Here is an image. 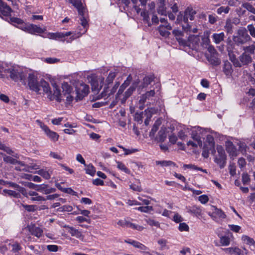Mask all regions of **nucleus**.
Here are the masks:
<instances>
[{
	"label": "nucleus",
	"instance_id": "11",
	"mask_svg": "<svg viewBox=\"0 0 255 255\" xmlns=\"http://www.w3.org/2000/svg\"><path fill=\"white\" fill-rule=\"evenodd\" d=\"M39 126L51 140L53 141L58 140L59 135L56 132L51 130L46 125L40 122Z\"/></svg>",
	"mask_w": 255,
	"mask_h": 255
},
{
	"label": "nucleus",
	"instance_id": "21",
	"mask_svg": "<svg viewBox=\"0 0 255 255\" xmlns=\"http://www.w3.org/2000/svg\"><path fill=\"white\" fill-rule=\"evenodd\" d=\"M36 190L42 192L45 194H48L55 192L56 189L54 188H48V186L46 184H41L37 186Z\"/></svg>",
	"mask_w": 255,
	"mask_h": 255
},
{
	"label": "nucleus",
	"instance_id": "58",
	"mask_svg": "<svg viewBox=\"0 0 255 255\" xmlns=\"http://www.w3.org/2000/svg\"><path fill=\"white\" fill-rule=\"evenodd\" d=\"M230 8L229 6H221L217 9V12L218 14H221L222 13H228L229 12Z\"/></svg>",
	"mask_w": 255,
	"mask_h": 255
},
{
	"label": "nucleus",
	"instance_id": "23",
	"mask_svg": "<svg viewBox=\"0 0 255 255\" xmlns=\"http://www.w3.org/2000/svg\"><path fill=\"white\" fill-rule=\"evenodd\" d=\"M68 1L77 9L79 14H83V11H85V9L81 0H68Z\"/></svg>",
	"mask_w": 255,
	"mask_h": 255
},
{
	"label": "nucleus",
	"instance_id": "44",
	"mask_svg": "<svg viewBox=\"0 0 255 255\" xmlns=\"http://www.w3.org/2000/svg\"><path fill=\"white\" fill-rule=\"evenodd\" d=\"M155 163L156 165H160L163 167L175 166V164L173 162L170 160L156 161Z\"/></svg>",
	"mask_w": 255,
	"mask_h": 255
},
{
	"label": "nucleus",
	"instance_id": "2",
	"mask_svg": "<svg viewBox=\"0 0 255 255\" xmlns=\"http://www.w3.org/2000/svg\"><path fill=\"white\" fill-rule=\"evenodd\" d=\"M217 154L215 155L214 157V161L220 167L223 168L226 163L227 156L223 147L221 145H218L216 147Z\"/></svg>",
	"mask_w": 255,
	"mask_h": 255
},
{
	"label": "nucleus",
	"instance_id": "31",
	"mask_svg": "<svg viewBox=\"0 0 255 255\" xmlns=\"http://www.w3.org/2000/svg\"><path fill=\"white\" fill-rule=\"evenodd\" d=\"M188 40L189 43L191 44V47H196L198 45L200 41L199 36L198 35H191L189 36Z\"/></svg>",
	"mask_w": 255,
	"mask_h": 255
},
{
	"label": "nucleus",
	"instance_id": "15",
	"mask_svg": "<svg viewBox=\"0 0 255 255\" xmlns=\"http://www.w3.org/2000/svg\"><path fill=\"white\" fill-rule=\"evenodd\" d=\"M223 250L227 254L235 255H245L247 254V251L245 248H244V250L246 251L245 254L244 251L242 250L238 247H231L228 248L223 249Z\"/></svg>",
	"mask_w": 255,
	"mask_h": 255
},
{
	"label": "nucleus",
	"instance_id": "57",
	"mask_svg": "<svg viewBox=\"0 0 255 255\" xmlns=\"http://www.w3.org/2000/svg\"><path fill=\"white\" fill-rule=\"evenodd\" d=\"M242 180L244 185L248 184L250 181V175L247 173H243L242 176Z\"/></svg>",
	"mask_w": 255,
	"mask_h": 255
},
{
	"label": "nucleus",
	"instance_id": "35",
	"mask_svg": "<svg viewBox=\"0 0 255 255\" xmlns=\"http://www.w3.org/2000/svg\"><path fill=\"white\" fill-rule=\"evenodd\" d=\"M64 227L69 229L68 232L71 235V236H75L79 238L82 236L81 232L78 230L69 226H65Z\"/></svg>",
	"mask_w": 255,
	"mask_h": 255
},
{
	"label": "nucleus",
	"instance_id": "27",
	"mask_svg": "<svg viewBox=\"0 0 255 255\" xmlns=\"http://www.w3.org/2000/svg\"><path fill=\"white\" fill-rule=\"evenodd\" d=\"M90 80V83L92 86V89L93 90L98 91L101 88L102 85H99L97 77L96 76H92L89 78Z\"/></svg>",
	"mask_w": 255,
	"mask_h": 255
},
{
	"label": "nucleus",
	"instance_id": "34",
	"mask_svg": "<svg viewBox=\"0 0 255 255\" xmlns=\"http://www.w3.org/2000/svg\"><path fill=\"white\" fill-rule=\"evenodd\" d=\"M214 42L216 44H219L221 42L224 40L225 38V34L222 32L220 33H214L212 35Z\"/></svg>",
	"mask_w": 255,
	"mask_h": 255
},
{
	"label": "nucleus",
	"instance_id": "6",
	"mask_svg": "<svg viewBox=\"0 0 255 255\" xmlns=\"http://www.w3.org/2000/svg\"><path fill=\"white\" fill-rule=\"evenodd\" d=\"M19 28L31 34L42 33L46 31V28L33 24H28L21 25Z\"/></svg>",
	"mask_w": 255,
	"mask_h": 255
},
{
	"label": "nucleus",
	"instance_id": "48",
	"mask_svg": "<svg viewBox=\"0 0 255 255\" xmlns=\"http://www.w3.org/2000/svg\"><path fill=\"white\" fill-rule=\"evenodd\" d=\"M36 173L46 179H49L50 178L51 176L49 171L43 169L39 170L36 172Z\"/></svg>",
	"mask_w": 255,
	"mask_h": 255
},
{
	"label": "nucleus",
	"instance_id": "5",
	"mask_svg": "<svg viewBox=\"0 0 255 255\" xmlns=\"http://www.w3.org/2000/svg\"><path fill=\"white\" fill-rule=\"evenodd\" d=\"M153 111V110L152 108H148L144 112H142L140 113H136L134 115L135 121L139 124H141L142 123V116H146V119L144 120V124L147 126L152 117Z\"/></svg>",
	"mask_w": 255,
	"mask_h": 255
},
{
	"label": "nucleus",
	"instance_id": "50",
	"mask_svg": "<svg viewBox=\"0 0 255 255\" xmlns=\"http://www.w3.org/2000/svg\"><path fill=\"white\" fill-rule=\"evenodd\" d=\"M85 170L87 174H88L91 176H94L96 172L95 167L92 164L87 165Z\"/></svg>",
	"mask_w": 255,
	"mask_h": 255
},
{
	"label": "nucleus",
	"instance_id": "47",
	"mask_svg": "<svg viewBox=\"0 0 255 255\" xmlns=\"http://www.w3.org/2000/svg\"><path fill=\"white\" fill-rule=\"evenodd\" d=\"M118 72L116 70L115 71L110 72L107 78L106 82L108 84L112 83L116 77Z\"/></svg>",
	"mask_w": 255,
	"mask_h": 255
},
{
	"label": "nucleus",
	"instance_id": "61",
	"mask_svg": "<svg viewBox=\"0 0 255 255\" xmlns=\"http://www.w3.org/2000/svg\"><path fill=\"white\" fill-rule=\"evenodd\" d=\"M10 20L11 22L14 23V24H19V27L22 25H24V22L23 20L17 17H11L10 18Z\"/></svg>",
	"mask_w": 255,
	"mask_h": 255
},
{
	"label": "nucleus",
	"instance_id": "42",
	"mask_svg": "<svg viewBox=\"0 0 255 255\" xmlns=\"http://www.w3.org/2000/svg\"><path fill=\"white\" fill-rule=\"evenodd\" d=\"M154 77L152 75H148L145 76L143 79V83L140 87H142V88L146 87L148 85H149L151 82L153 80Z\"/></svg>",
	"mask_w": 255,
	"mask_h": 255
},
{
	"label": "nucleus",
	"instance_id": "43",
	"mask_svg": "<svg viewBox=\"0 0 255 255\" xmlns=\"http://www.w3.org/2000/svg\"><path fill=\"white\" fill-rule=\"evenodd\" d=\"M166 137V130L165 128H161L158 133L157 139L159 142H163Z\"/></svg>",
	"mask_w": 255,
	"mask_h": 255
},
{
	"label": "nucleus",
	"instance_id": "22",
	"mask_svg": "<svg viewBox=\"0 0 255 255\" xmlns=\"http://www.w3.org/2000/svg\"><path fill=\"white\" fill-rule=\"evenodd\" d=\"M24 195L31 196L30 200L33 201L42 202L45 201V198L39 195L35 191H29L27 193L26 192Z\"/></svg>",
	"mask_w": 255,
	"mask_h": 255
},
{
	"label": "nucleus",
	"instance_id": "8",
	"mask_svg": "<svg viewBox=\"0 0 255 255\" xmlns=\"http://www.w3.org/2000/svg\"><path fill=\"white\" fill-rule=\"evenodd\" d=\"M28 85L31 90L39 93L40 91L39 83L38 82L37 77L33 73H29L28 76Z\"/></svg>",
	"mask_w": 255,
	"mask_h": 255
},
{
	"label": "nucleus",
	"instance_id": "36",
	"mask_svg": "<svg viewBox=\"0 0 255 255\" xmlns=\"http://www.w3.org/2000/svg\"><path fill=\"white\" fill-rule=\"evenodd\" d=\"M19 165V166H16L15 167V170H16L17 171L23 170V171L29 172V171H30V169H39V167L37 165H32V166H27V165H26L25 164V167L24 166H21L20 165Z\"/></svg>",
	"mask_w": 255,
	"mask_h": 255
},
{
	"label": "nucleus",
	"instance_id": "16",
	"mask_svg": "<svg viewBox=\"0 0 255 255\" xmlns=\"http://www.w3.org/2000/svg\"><path fill=\"white\" fill-rule=\"evenodd\" d=\"M196 11L191 7H188L184 12V15L183 17V21L185 23H188V19L191 20L194 19V15Z\"/></svg>",
	"mask_w": 255,
	"mask_h": 255
},
{
	"label": "nucleus",
	"instance_id": "59",
	"mask_svg": "<svg viewBox=\"0 0 255 255\" xmlns=\"http://www.w3.org/2000/svg\"><path fill=\"white\" fill-rule=\"evenodd\" d=\"M242 239L243 241H244L248 245H255V241L253 240V239L247 236H243Z\"/></svg>",
	"mask_w": 255,
	"mask_h": 255
},
{
	"label": "nucleus",
	"instance_id": "20",
	"mask_svg": "<svg viewBox=\"0 0 255 255\" xmlns=\"http://www.w3.org/2000/svg\"><path fill=\"white\" fill-rule=\"evenodd\" d=\"M157 12L161 15H167V7L165 5V0H158Z\"/></svg>",
	"mask_w": 255,
	"mask_h": 255
},
{
	"label": "nucleus",
	"instance_id": "32",
	"mask_svg": "<svg viewBox=\"0 0 255 255\" xmlns=\"http://www.w3.org/2000/svg\"><path fill=\"white\" fill-rule=\"evenodd\" d=\"M39 86L40 88L42 87L43 89V91L48 94L49 95L51 94V91L50 90V88L49 86V84L48 82H46L44 80H41L39 82Z\"/></svg>",
	"mask_w": 255,
	"mask_h": 255
},
{
	"label": "nucleus",
	"instance_id": "29",
	"mask_svg": "<svg viewBox=\"0 0 255 255\" xmlns=\"http://www.w3.org/2000/svg\"><path fill=\"white\" fill-rule=\"evenodd\" d=\"M140 15L142 17L144 23L147 24L149 27L151 26L152 23L150 21L149 12L146 9H143L141 12Z\"/></svg>",
	"mask_w": 255,
	"mask_h": 255
},
{
	"label": "nucleus",
	"instance_id": "12",
	"mask_svg": "<svg viewBox=\"0 0 255 255\" xmlns=\"http://www.w3.org/2000/svg\"><path fill=\"white\" fill-rule=\"evenodd\" d=\"M73 33L71 31L66 32H56V33H49L48 37L50 39H61L63 41H66L69 38H66L70 35H72Z\"/></svg>",
	"mask_w": 255,
	"mask_h": 255
},
{
	"label": "nucleus",
	"instance_id": "14",
	"mask_svg": "<svg viewBox=\"0 0 255 255\" xmlns=\"http://www.w3.org/2000/svg\"><path fill=\"white\" fill-rule=\"evenodd\" d=\"M172 26L170 24H160L157 28L159 34L163 37H168L170 34Z\"/></svg>",
	"mask_w": 255,
	"mask_h": 255
},
{
	"label": "nucleus",
	"instance_id": "64",
	"mask_svg": "<svg viewBox=\"0 0 255 255\" xmlns=\"http://www.w3.org/2000/svg\"><path fill=\"white\" fill-rule=\"evenodd\" d=\"M248 29L250 34L254 37H255V27L252 24H249L247 26Z\"/></svg>",
	"mask_w": 255,
	"mask_h": 255
},
{
	"label": "nucleus",
	"instance_id": "18",
	"mask_svg": "<svg viewBox=\"0 0 255 255\" xmlns=\"http://www.w3.org/2000/svg\"><path fill=\"white\" fill-rule=\"evenodd\" d=\"M11 12V8L6 3L0 0V16H9Z\"/></svg>",
	"mask_w": 255,
	"mask_h": 255
},
{
	"label": "nucleus",
	"instance_id": "13",
	"mask_svg": "<svg viewBox=\"0 0 255 255\" xmlns=\"http://www.w3.org/2000/svg\"><path fill=\"white\" fill-rule=\"evenodd\" d=\"M26 229L30 232L31 235L34 236L38 238H40L43 233L42 229L35 225H30L26 227Z\"/></svg>",
	"mask_w": 255,
	"mask_h": 255
},
{
	"label": "nucleus",
	"instance_id": "28",
	"mask_svg": "<svg viewBox=\"0 0 255 255\" xmlns=\"http://www.w3.org/2000/svg\"><path fill=\"white\" fill-rule=\"evenodd\" d=\"M125 242L128 244L132 245L134 247L141 250V251H142V252L148 250V248L147 247H146L145 245L138 242L135 241H126Z\"/></svg>",
	"mask_w": 255,
	"mask_h": 255
},
{
	"label": "nucleus",
	"instance_id": "30",
	"mask_svg": "<svg viewBox=\"0 0 255 255\" xmlns=\"http://www.w3.org/2000/svg\"><path fill=\"white\" fill-rule=\"evenodd\" d=\"M188 212L196 216H200L202 214L201 209L197 206H193L187 208Z\"/></svg>",
	"mask_w": 255,
	"mask_h": 255
},
{
	"label": "nucleus",
	"instance_id": "49",
	"mask_svg": "<svg viewBox=\"0 0 255 255\" xmlns=\"http://www.w3.org/2000/svg\"><path fill=\"white\" fill-rule=\"evenodd\" d=\"M62 88L63 94H71L72 91V87L67 83L62 84Z\"/></svg>",
	"mask_w": 255,
	"mask_h": 255
},
{
	"label": "nucleus",
	"instance_id": "51",
	"mask_svg": "<svg viewBox=\"0 0 255 255\" xmlns=\"http://www.w3.org/2000/svg\"><path fill=\"white\" fill-rule=\"evenodd\" d=\"M220 242L222 246H227L230 245V239L227 236H222L220 238Z\"/></svg>",
	"mask_w": 255,
	"mask_h": 255
},
{
	"label": "nucleus",
	"instance_id": "39",
	"mask_svg": "<svg viewBox=\"0 0 255 255\" xmlns=\"http://www.w3.org/2000/svg\"><path fill=\"white\" fill-rule=\"evenodd\" d=\"M7 184L9 187H12L16 191L20 192V193H22L23 195H25V193H26V190L23 187H21L18 184L11 182H9L7 183Z\"/></svg>",
	"mask_w": 255,
	"mask_h": 255
},
{
	"label": "nucleus",
	"instance_id": "45",
	"mask_svg": "<svg viewBox=\"0 0 255 255\" xmlns=\"http://www.w3.org/2000/svg\"><path fill=\"white\" fill-rule=\"evenodd\" d=\"M117 164V167L119 169L124 171L127 174H129L130 173V171L128 169L125 165L120 161H116Z\"/></svg>",
	"mask_w": 255,
	"mask_h": 255
},
{
	"label": "nucleus",
	"instance_id": "41",
	"mask_svg": "<svg viewBox=\"0 0 255 255\" xmlns=\"http://www.w3.org/2000/svg\"><path fill=\"white\" fill-rule=\"evenodd\" d=\"M190 132V128H183L182 129L179 131L178 136L182 140H184L187 137V133Z\"/></svg>",
	"mask_w": 255,
	"mask_h": 255
},
{
	"label": "nucleus",
	"instance_id": "1",
	"mask_svg": "<svg viewBox=\"0 0 255 255\" xmlns=\"http://www.w3.org/2000/svg\"><path fill=\"white\" fill-rule=\"evenodd\" d=\"M9 74L11 79L15 82L20 81L26 84V75L22 69L17 65L9 64L6 74Z\"/></svg>",
	"mask_w": 255,
	"mask_h": 255
},
{
	"label": "nucleus",
	"instance_id": "9",
	"mask_svg": "<svg viewBox=\"0 0 255 255\" xmlns=\"http://www.w3.org/2000/svg\"><path fill=\"white\" fill-rule=\"evenodd\" d=\"M207 139L208 141V146H207L206 144L204 146L202 153L203 156L205 158L208 157L210 151H215V142L213 137L209 135L207 136Z\"/></svg>",
	"mask_w": 255,
	"mask_h": 255
},
{
	"label": "nucleus",
	"instance_id": "63",
	"mask_svg": "<svg viewBox=\"0 0 255 255\" xmlns=\"http://www.w3.org/2000/svg\"><path fill=\"white\" fill-rule=\"evenodd\" d=\"M128 86V85L127 84H126L125 83H124L120 87V89L117 94V96H116V100H117V99L118 98V97L120 96V95H121L124 90L125 89V88Z\"/></svg>",
	"mask_w": 255,
	"mask_h": 255
},
{
	"label": "nucleus",
	"instance_id": "55",
	"mask_svg": "<svg viewBox=\"0 0 255 255\" xmlns=\"http://www.w3.org/2000/svg\"><path fill=\"white\" fill-rule=\"evenodd\" d=\"M145 221L150 226H155L157 228L160 227V224L158 222L156 221L153 219H147Z\"/></svg>",
	"mask_w": 255,
	"mask_h": 255
},
{
	"label": "nucleus",
	"instance_id": "37",
	"mask_svg": "<svg viewBox=\"0 0 255 255\" xmlns=\"http://www.w3.org/2000/svg\"><path fill=\"white\" fill-rule=\"evenodd\" d=\"M240 60L242 66L250 63L252 61V58L250 55L243 53L240 56Z\"/></svg>",
	"mask_w": 255,
	"mask_h": 255
},
{
	"label": "nucleus",
	"instance_id": "38",
	"mask_svg": "<svg viewBox=\"0 0 255 255\" xmlns=\"http://www.w3.org/2000/svg\"><path fill=\"white\" fill-rule=\"evenodd\" d=\"M161 124V120L159 119L157 120L155 122V123L152 127V128L149 132V136L150 137H153L154 136L156 132L158 129L159 127L160 126Z\"/></svg>",
	"mask_w": 255,
	"mask_h": 255
},
{
	"label": "nucleus",
	"instance_id": "56",
	"mask_svg": "<svg viewBox=\"0 0 255 255\" xmlns=\"http://www.w3.org/2000/svg\"><path fill=\"white\" fill-rule=\"evenodd\" d=\"M135 209L141 212L147 213L149 211H152L153 208L152 206H146L144 207H139L138 208H136Z\"/></svg>",
	"mask_w": 255,
	"mask_h": 255
},
{
	"label": "nucleus",
	"instance_id": "33",
	"mask_svg": "<svg viewBox=\"0 0 255 255\" xmlns=\"http://www.w3.org/2000/svg\"><path fill=\"white\" fill-rule=\"evenodd\" d=\"M61 95L60 94V90L59 88H58L57 87H55L54 88V93L53 95L49 94V95H48V97L51 100H53L54 98L56 99V100L58 102H60L61 100L60 98V96Z\"/></svg>",
	"mask_w": 255,
	"mask_h": 255
},
{
	"label": "nucleus",
	"instance_id": "4",
	"mask_svg": "<svg viewBox=\"0 0 255 255\" xmlns=\"http://www.w3.org/2000/svg\"><path fill=\"white\" fill-rule=\"evenodd\" d=\"M237 34V36H234L233 40L238 45L244 44L251 40V37L245 28L239 29Z\"/></svg>",
	"mask_w": 255,
	"mask_h": 255
},
{
	"label": "nucleus",
	"instance_id": "10",
	"mask_svg": "<svg viewBox=\"0 0 255 255\" xmlns=\"http://www.w3.org/2000/svg\"><path fill=\"white\" fill-rule=\"evenodd\" d=\"M214 210L212 213H209V215L216 222H219L221 220L226 218L225 213L220 209L213 207Z\"/></svg>",
	"mask_w": 255,
	"mask_h": 255
},
{
	"label": "nucleus",
	"instance_id": "62",
	"mask_svg": "<svg viewBox=\"0 0 255 255\" xmlns=\"http://www.w3.org/2000/svg\"><path fill=\"white\" fill-rule=\"evenodd\" d=\"M43 61L45 62H46L47 63L53 64V63H57V62H59L60 59L56 58H54V57H49V58H45L43 60Z\"/></svg>",
	"mask_w": 255,
	"mask_h": 255
},
{
	"label": "nucleus",
	"instance_id": "7",
	"mask_svg": "<svg viewBox=\"0 0 255 255\" xmlns=\"http://www.w3.org/2000/svg\"><path fill=\"white\" fill-rule=\"evenodd\" d=\"M190 131H191V137L194 141H197V143L202 144L201 137L204 130L199 127H195L190 128Z\"/></svg>",
	"mask_w": 255,
	"mask_h": 255
},
{
	"label": "nucleus",
	"instance_id": "24",
	"mask_svg": "<svg viewBox=\"0 0 255 255\" xmlns=\"http://www.w3.org/2000/svg\"><path fill=\"white\" fill-rule=\"evenodd\" d=\"M223 70L228 78L230 77L233 72L231 63L228 61H225Z\"/></svg>",
	"mask_w": 255,
	"mask_h": 255
},
{
	"label": "nucleus",
	"instance_id": "25",
	"mask_svg": "<svg viewBox=\"0 0 255 255\" xmlns=\"http://www.w3.org/2000/svg\"><path fill=\"white\" fill-rule=\"evenodd\" d=\"M3 161L6 163H9L12 164H17L21 166H25V164L21 161H18L10 156L4 155L3 157Z\"/></svg>",
	"mask_w": 255,
	"mask_h": 255
},
{
	"label": "nucleus",
	"instance_id": "19",
	"mask_svg": "<svg viewBox=\"0 0 255 255\" xmlns=\"http://www.w3.org/2000/svg\"><path fill=\"white\" fill-rule=\"evenodd\" d=\"M89 86L85 85L83 84L81 85L80 88L77 92V96L76 98V101H78V99H81L84 97L86 96L89 93Z\"/></svg>",
	"mask_w": 255,
	"mask_h": 255
},
{
	"label": "nucleus",
	"instance_id": "52",
	"mask_svg": "<svg viewBox=\"0 0 255 255\" xmlns=\"http://www.w3.org/2000/svg\"><path fill=\"white\" fill-rule=\"evenodd\" d=\"M9 64L5 63H0V76H2L3 73L6 74L7 69Z\"/></svg>",
	"mask_w": 255,
	"mask_h": 255
},
{
	"label": "nucleus",
	"instance_id": "3",
	"mask_svg": "<svg viewBox=\"0 0 255 255\" xmlns=\"http://www.w3.org/2000/svg\"><path fill=\"white\" fill-rule=\"evenodd\" d=\"M85 11H83V14H79L80 15V21H81V24L84 28L83 31L82 32H78L77 33H73L72 35H71L69 39L66 40L67 43H70L72 41H73L74 39L80 37L82 36V34L85 33L87 31V27H88V20L86 17L85 16Z\"/></svg>",
	"mask_w": 255,
	"mask_h": 255
},
{
	"label": "nucleus",
	"instance_id": "46",
	"mask_svg": "<svg viewBox=\"0 0 255 255\" xmlns=\"http://www.w3.org/2000/svg\"><path fill=\"white\" fill-rule=\"evenodd\" d=\"M0 149H2L5 151L7 153L9 154L12 155L15 158H18V154L16 153L15 154H13V151L8 147L5 146L3 144H0Z\"/></svg>",
	"mask_w": 255,
	"mask_h": 255
},
{
	"label": "nucleus",
	"instance_id": "26",
	"mask_svg": "<svg viewBox=\"0 0 255 255\" xmlns=\"http://www.w3.org/2000/svg\"><path fill=\"white\" fill-rule=\"evenodd\" d=\"M208 61L212 65L217 66L220 64L221 60L218 58V54L208 55L207 56Z\"/></svg>",
	"mask_w": 255,
	"mask_h": 255
},
{
	"label": "nucleus",
	"instance_id": "60",
	"mask_svg": "<svg viewBox=\"0 0 255 255\" xmlns=\"http://www.w3.org/2000/svg\"><path fill=\"white\" fill-rule=\"evenodd\" d=\"M178 229L180 232H188L189 230V227L186 223H181L179 224Z\"/></svg>",
	"mask_w": 255,
	"mask_h": 255
},
{
	"label": "nucleus",
	"instance_id": "17",
	"mask_svg": "<svg viewBox=\"0 0 255 255\" xmlns=\"http://www.w3.org/2000/svg\"><path fill=\"white\" fill-rule=\"evenodd\" d=\"M226 148L230 156L232 157H236L237 156L238 152L232 141H227L226 142Z\"/></svg>",
	"mask_w": 255,
	"mask_h": 255
},
{
	"label": "nucleus",
	"instance_id": "54",
	"mask_svg": "<svg viewBox=\"0 0 255 255\" xmlns=\"http://www.w3.org/2000/svg\"><path fill=\"white\" fill-rule=\"evenodd\" d=\"M186 25H183V29L186 32H190L193 33H196L197 32L198 29L197 28H192L191 26L189 25L188 23H186Z\"/></svg>",
	"mask_w": 255,
	"mask_h": 255
},
{
	"label": "nucleus",
	"instance_id": "40",
	"mask_svg": "<svg viewBox=\"0 0 255 255\" xmlns=\"http://www.w3.org/2000/svg\"><path fill=\"white\" fill-rule=\"evenodd\" d=\"M20 192L17 191L16 190L15 191H13L11 190L4 189L3 190L2 194H4L5 195H7L10 197L19 198L20 197Z\"/></svg>",
	"mask_w": 255,
	"mask_h": 255
},
{
	"label": "nucleus",
	"instance_id": "53",
	"mask_svg": "<svg viewBox=\"0 0 255 255\" xmlns=\"http://www.w3.org/2000/svg\"><path fill=\"white\" fill-rule=\"evenodd\" d=\"M242 6L246 8L247 10L255 14V8L249 3H244Z\"/></svg>",
	"mask_w": 255,
	"mask_h": 255
}]
</instances>
